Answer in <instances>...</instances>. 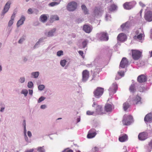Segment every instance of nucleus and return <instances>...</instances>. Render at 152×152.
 <instances>
[{
  "instance_id": "f257e3e1",
  "label": "nucleus",
  "mask_w": 152,
  "mask_h": 152,
  "mask_svg": "<svg viewBox=\"0 0 152 152\" xmlns=\"http://www.w3.org/2000/svg\"><path fill=\"white\" fill-rule=\"evenodd\" d=\"M132 120L133 117L132 115H125L123 117L122 122L123 125L128 126L130 125Z\"/></svg>"
},
{
  "instance_id": "f03ea898",
  "label": "nucleus",
  "mask_w": 152,
  "mask_h": 152,
  "mask_svg": "<svg viewBox=\"0 0 152 152\" xmlns=\"http://www.w3.org/2000/svg\"><path fill=\"white\" fill-rule=\"evenodd\" d=\"M104 92V88L97 87L94 91L93 94L96 97L99 98L102 95Z\"/></svg>"
},
{
  "instance_id": "7ed1b4c3",
  "label": "nucleus",
  "mask_w": 152,
  "mask_h": 152,
  "mask_svg": "<svg viewBox=\"0 0 152 152\" xmlns=\"http://www.w3.org/2000/svg\"><path fill=\"white\" fill-rule=\"evenodd\" d=\"M132 58L134 60H138L141 56L142 53L138 50H132Z\"/></svg>"
},
{
  "instance_id": "20e7f679",
  "label": "nucleus",
  "mask_w": 152,
  "mask_h": 152,
  "mask_svg": "<svg viewBox=\"0 0 152 152\" xmlns=\"http://www.w3.org/2000/svg\"><path fill=\"white\" fill-rule=\"evenodd\" d=\"M77 4L75 2H71L68 3L66 8L67 10L69 11H73L77 8Z\"/></svg>"
},
{
  "instance_id": "39448f33",
  "label": "nucleus",
  "mask_w": 152,
  "mask_h": 152,
  "mask_svg": "<svg viewBox=\"0 0 152 152\" xmlns=\"http://www.w3.org/2000/svg\"><path fill=\"white\" fill-rule=\"evenodd\" d=\"M11 4V3L10 1H8L5 4L1 15V17L2 18H3L5 14L8 11L10 7Z\"/></svg>"
},
{
  "instance_id": "423d86ee",
  "label": "nucleus",
  "mask_w": 152,
  "mask_h": 152,
  "mask_svg": "<svg viewBox=\"0 0 152 152\" xmlns=\"http://www.w3.org/2000/svg\"><path fill=\"white\" fill-rule=\"evenodd\" d=\"M136 4L135 1L129 2H126L123 4L124 8L126 10H130Z\"/></svg>"
},
{
  "instance_id": "0eeeda50",
  "label": "nucleus",
  "mask_w": 152,
  "mask_h": 152,
  "mask_svg": "<svg viewBox=\"0 0 152 152\" xmlns=\"http://www.w3.org/2000/svg\"><path fill=\"white\" fill-rule=\"evenodd\" d=\"M129 61L127 59L124 57L122 59L119 66V67L122 68H125L129 65Z\"/></svg>"
},
{
  "instance_id": "6e6552de",
  "label": "nucleus",
  "mask_w": 152,
  "mask_h": 152,
  "mask_svg": "<svg viewBox=\"0 0 152 152\" xmlns=\"http://www.w3.org/2000/svg\"><path fill=\"white\" fill-rule=\"evenodd\" d=\"M99 39L102 41H107L108 39V36L106 32H102L98 34Z\"/></svg>"
},
{
  "instance_id": "1a4fd4ad",
  "label": "nucleus",
  "mask_w": 152,
  "mask_h": 152,
  "mask_svg": "<svg viewBox=\"0 0 152 152\" xmlns=\"http://www.w3.org/2000/svg\"><path fill=\"white\" fill-rule=\"evenodd\" d=\"M148 133L146 132H143L140 133L138 135V139L141 141H143L148 137Z\"/></svg>"
},
{
  "instance_id": "9d476101",
  "label": "nucleus",
  "mask_w": 152,
  "mask_h": 152,
  "mask_svg": "<svg viewBox=\"0 0 152 152\" xmlns=\"http://www.w3.org/2000/svg\"><path fill=\"white\" fill-rule=\"evenodd\" d=\"M96 134V129H91L88 131L87 137L89 139L93 138L95 137Z\"/></svg>"
},
{
  "instance_id": "9b49d317",
  "label": "nucleus",
  "mask_w": 152,
  "mask_h": 152,
  "mask_svg": "<svg viewBox=\"0 0 152 152\" xmlns=\"http://www.w3.org/2000/svg\"><path fill=\"white\" fill-rule=\"evenodd\" d=\"M92 26L89 24H85L83 26V30L86 33H89L92 31Z\"/></svg>"
},
{
  "instance_id": "f8f14e48",
  "label": "nucleus",
  "mask_w": 152,
  "mask_h": 152,
  "mask_svg": "<svg viewBox=\"0 0 152 152\" xmlns=\"http://www.w3.org/2000/svg\"><path fill=\"white\" fill-rule=\"evenodd\" d=\"M145 18V20L148 21H152V12L150 11L146 12Z\"/></svg>"
},
{
  "instance_id": "ddd939ff",
  "label": "nucleus",
  "mask_w": 152,
  "mask_h": 152,
  "mask_svg": "<svg viewBox=\"0 0 152 152\" xmlns=\"http://www.w3.org/2000/svg\"><path fill=\"white\" fill-rule=\"evenodd\" d=\"M118 89L117 84L115 83H113L109 89L110 93L114 94L116 93Z\"/></svg>"
},
{
  "instance_id": "4468645a",
  "label": "nucleus",
  "mask_w": 152,
  "mask_h": 152,
  "mask_svg": "<svg viewBox=\"0 0 152 152\" xmlns=\"http://www.w3.org/2000/svg\"><path fill=\"white\" fill-rule=\"evenodd\" d=\"M130 26V23L129 22H127L121 25V27L122 31H125L127 30Z\"/></svg>"
},
{
  "instance_id": "2eb2a0df",
  "label": "nucleus",
  "mask_w": 152,
  "mask_h": 152,
  "mask_svg": "<svg viewBox=\"0 0 152 152\" xmlns=\"http://www.w3.org/2000/svg\"><path fill=\"white\" fill-rule=\"evenodd\" d=\"M48 18L49 16L48 15L42 14L40 16L39 20L41 22L44 23L47 21Z\"/></svg>"
},
{
  "instance_id": "dca6fc26",
  "label": "nucleus",
  "mask_w": 152,
  "mask_h": 152,
  "mask_svg": "<svg viewBox=\"0 0 152 152\" xmlns=\"http://www.w3.org/2000/svg\"><path fill=\"white\" fill-rule=\"evenodd\" d=\"M92 107H96V111L98 114H100L102 113V107L101 106L98 105L95 102H94L92 105Z\"/></svg>"
},
{
  "instance_id": "f3484780",
  "label": "nucleus",
  "mask_w": 152,
  "mask_h": 152,
  "mask_svg": "<svg viewBox=\"0 0 152 152\" xmlns=\"http://www.w3.org/2000/svg\"><path fill=\"white\" fill-rule=\"evenodd\" d=\"M128 139V136L127 134H124L121 135L119 137L118 140L120 142H123L127 140Z\"/></svg>"
},
{
  "instance_id": "a211bd4d",
  "label": "nucleus",
  "mask_w": 152,
  "mask_h": 152,
  "mask_svg": "<svg viewBox=\"0 0 152 152\" xmlns=\"http://www.w3.org/2000/svg\"><path fill=\"white\" fill-rule=\"evenodd\" d=\"M126 39V35L123 33L120 34L117 37L118 40L121 42L125 41Z\"/></svg>"
},
{
  "instance_id": "6ab92c4d",
  "label": "nucleus",
  "mask_w": 152,
  "mask_h": 152,
  "mask_svg": "<svg viewBox=\"0 0 152 152\" xmlns=\"http://www.w3.org/2000/svg\"><path fill=\"white\" fill-rule=\"evenodd\" d=\"M56 31V28H54L48 32H46L45 33V35L48 37H53L54 36V34Z\"/></svg>"
},
{
  "instance_id": "aec40b11",
  "label": "nucleus",
  "mask_w": 152,
  "mask_h": 152,
  "mask_svg": "<svg viewBox=\"0 0 152 152\" xmlns=\"http://www.w3.org/2000/svg\"><path fill=\"white\" fill-rule=\"evenodd\" d=\"M26 19V18L24 15H22L20 19L18 21L17 23V26L19 27L20 26L23 25Z\"/></svg>"
},
{
  "instance_id": "412c9836",
  "label": "nucleus",
  "mask_w": 152,
  "mask_h": 152,
  "mask_svg": "<svg viewBox=\"0 0 152 152\" xmlns=\"http://www.w3.org/2000/svg\"><path fill=\"white\" fill-rule=\"evenodd\" d=\"M102 11L99 8L95 7L93 12V15L96 16L100 15H101Z\"/></svg>"
},
{
  "instance_id": "4be33fe9",
  "label": "nucleus",
  "mask_w": 152,
  "mask_h": 152,
  "mask_svg": "<svg viewBox=\"0 0 152 152\" xmlns=\"http://www.w3.org/2000/svg\"><path fill=\"white\" fill-rule=\"evenodd\" d=\"M141 97L137 95L134 99L132 100L131 101L132 102V104H136L139 102L141 103Z\"/></svg>"
},
{
  "instance_id": "5701e85b",
  "label": "nucleus",
  "mask_w": 152,
  "mask_h": 152,
  "mask_svg": "<svg viewBox=\"0 0 152 152\" xmlns=\"http://www.w3.org/2000/svg\"><path fill=\"white\" fill-rule=\"evenodd\" d=\"M144 121L149 122L152 121V113H150L147 114L145 117Z\"/></svg>"
},
{
  "instance_id": "b1692460",
  "label": "nucleus",
  "mask_w": 152,
  "mask_h": 152,
  "mask_svg": "<svg viewBox=\"0 0 152 152\" xmlns=\"http://www.w3.org/2000/svg\"><path fill=\"white\" fill-rule=\"evenodd\" d=\"M88 43V41L87 39L84 40L80 44V48L81 49L85 48L87 47Z\"/></svg>"
},
{
  "instance_id": "393cba45",
  "label": "nucleus",
  "mask_w": 152,
  "mask_h": 152,
  "mask_svg": "<svg viewBox=\"0 0 152 152\" xmlns=\"http://www.w3.org/2000/svg\"><path fill=\"white\" fill-rule=\"evenodd\" d=\"M138 81L140 83L145 82L147 80L146 77H138L137 78Z\"/></svg>"
},
{
  "instance_id": "a878e982",
  "label": "nucleus",
  "mask_w": 152,
  "mask_h": 152,
  "mask_svg": "<svg viewBox=\"0 0 152 152\" xmlns=\"http://www.w3.org/2000/svg\"><path fill=\"white\" fill-rule=\"evenodd\" d=\"M45 39L44 38L40 39L34 45V49L38 48L39 46L40 43L42 42Z\"/></svg>"
},
{
  "instance_id": "bb28decb",
  "label": "nucleus",
  "mask_w": 152,
  "mask_h": 152,
  "mask_svg": "<svg viewBox=\"0 0 152 152\" xmlns=\"http://www.w3.org/2000/svg\"><path fill=\"white\" fill-rule=\"evenodd\" d=\"M81 7L83 12L85 14H89L88 10L85 5L83 4L82 5Z\"/></svg>"
},
{
  "instance_id": "cd10ccee",
  "label": "nucleus",
  "mask_w": 152,
  "mask_h": 152,
  "mask_svg": "<svg viewBox=\"0 0 152 152\" xmlns=\"http://www.w3.org/2000/svg\"><path fill=\"white\" fill-rule=\"evenodd\" d=\"M105 110L107 112L111 111L112 110V105L110 104H106L105 106Z\"/></svg>"
},
{
  "instance_id": "c85d7f7f",
  "label": "nucleus",
  "mask_w": 152,
  "mask_h": 152,
  "mask_svg": "<svg viewBox=\"0 0 152 152\" xmlns=\"http://www.w3.org/2000/svg\"><path fill=\"white\" fill-rule=\"evenodd\" d=\"M129 90L131 92L134 93L136 91L135 86L134 84H132L130 86Z\"/></svg>"
},
{
  "instance_id": "c756f323",
  "label": "nucleus",
  "mask_w": 152,
  "mask_h": 152,
  "mask_svg": "<svg viewBox=\"0 0 152 152\" xmlns=\"http://www.w3.org/2000/svg\"><path fill=\"white\" fill-rule=\"evenodd\" d=\"M117 6L115 4H113L110 5L108 7V10L110 11H114L116 8Z\"/></svg>"
},
{
  "instance_id": "7c9ffc66",
  "label": "nucleus",
  "mask_w": 152,
  "mask_h": 152,
  "mask_svg": "<svg viewBox=\"0 0 152 152\" xmlns=\"http://www.w3.org/2000/svg\"><path fill=\"white\" fill-rule=\"evenodd\" d=\"M144 36V33H140L139 35L137 36H135L134 37V38L135 39H137L139 40H141L142 37Z\"/></svg>"
},
{
  "instance_id": "2f4dec72",
  "label": "nucleus",
  "mask_w": 152,
  "mask_h": 152,
  "mask_svg": "<svg viewBox=\"0 0 152 152\" xmlns=\"http://www.w3.org/2000/svg\"><path fill=\"white\" fill-rule=\"evenodd\" d=\"M61 1H59L58 2H51L49 4V6L51 7H53L59 4L60 3Z\"/></svg>"
},
{
  "instance_id": "473e14b6",
  "label": "nucleus",
  "mask_w": 152,
  "mask_h": 152,
  "mask_svg": "<svg viewBox=\"0 0 152 152\" xmlns=\"http://www.w3.org/2000/svg\"><path fill=\"white\" fill-rule=\"evenodd\" d=\"M67 62L66 61L65 59H63L61 60L60 61V64L62 67L64 66Z\"/></svg>"
},
{
  "instance_id": "72a5a7b5",
  "label": "nucleus",
  "mask_w": 152,
  "mask_h": 152,
  "mask_svg": "<svg viewBox=\"0 0 152 152\" xmlns=\"http://www.w3.org/2000/svg\"><path fill=\"white\" fill-rule=\"evenodd\" d=\"M123 108L124 110H126L129 107V105L128 102H125L123 104Z\"/></svg>"
},
{
  "instance_id": "f704fd0d",
  "label": "nucleus",
  "mask_w": 152,
  "mask_h": 152,
  "mask_svg": "<svg viewBox=\"0 0 152 152\" xmlns=\"http://www.w3.org/2000/svg\"><path fill=\"white\" fill-rule=\"evenodd\" d=\"M14 19L11 18L9 20L8 24V26L9 27H10L14 23Z\"/></svg>"
},
{
  "instance_id": "c9c22d12",
  "label": "nucleus",
  "mask_w": 152,
  "mask_h": 152,
  "mask_svg": "<svg viewBox=\"0 0 152 152\" xmlns=\"http://www.w3.org/2000/svg\"><path fill=\"white\" fill-rule=\"evenodd\" d=\"M143 33V32L142 30L140 28L135 31V33L136 35L135 36H137L139 35L140 33L142 34Z\"/></svg>"
},
{
  "instance_id": "e433bc0d",
  "label": "nucleus",
  "mask_w": 152,
  "mask_h": 152,
  "mask_svg": "<svg viewBox=\"0 0 152 152\" xmlns=\"http://www.w3.org/2000/svg\"><path fill=\"white\" fill-rule=\"evenodd\" d=\"M92 152H98L99 151V148L96 146L93 147L91 149Z\"/></svg>"
},
{
  "instance_id": "4c0bfd02",
  "label": "nucleus",
  "mask_w": 152,
  "mask_h": 152,
  "mask_svg": "<svg viewBox=\"0 0 152 152\" xmlns=\"http://www.w3.org/2000/svg\"><path fill=\"white\" fill-rule=\"evenodd\" d=\"M83 76H88L89 72L87 70H85L83 71L82 72Z\"/></svg>"
},
{
  "instance_id": "58836bf2",
  "label": "nucleus",
  "mask_w": 152,
  "mask_h": 152,
  "mask_svg": "<svg viewBox=\"0 0 152 152\" xmlns=\"http://www.w3.org/2000/svg\"><path fill=\"white\" fill-rule=\"evenodd\" d=\"M51 18L53 20H57L59 19L58 16L57 15L52 16Z\"/></svg>"
},
{
  "instance_id": "ea45409f",
  "label": "nucleus",
  "mask_w": 152,
  "mask_h": 152,
  "mask_svg": "<svg viewBox=\"0 0 152 152\" xmlns=\"http://www.w3.org/2000/svg\"><path fill=\"white\" fill-rule=\"evenodd\" d=\"M63 51L62 50L58 51L56 53L57 56L58 57H60L63 56L64 54Z\"/></svg>"
},
{
  "instance_id": "a19ab883",
  "label": "nucleus",
  "mask_w": 152,
  "mask_h": 152,
  "mask_svg": "<svg viewBox=\"0 0 152 152\" xmlns=\"http://www.w3.org/2000/svg\"><path fill=\"white\" fill-rule=\"evenodd\" d=\"M126 72V71L125 72L122 71V70H119L118 72V75L120 76H124L125 75V73Z\"/></svg>"
},
{
  "instance_id": "79ce46f5",
  "label": "nucleus",
  "mask_w": 152,
  "mask_h": 152,
  "mask_svg": "<svg viewBox=\"0 0 152 152\" xmlns=\"http://www.w3.org/2000/svg\"><path fill=\"white\" fill-rule=\"evenodd\" d=\"M39 74V72L38 71L32 72L31 74L32 76H38Z\"/></svg>"
},
{
  "instance_id": "37998d69",
  "label": "nucleus",
  "mask_w": 152,
  "mask_h": 152,
  "mask_svg": "<svg viewBox=\"0 0 152 152\" xmlns=\"http://www.w3.org/2000/svg\"><path fill=\"white\" fill-rule=\"evenodd\" d=\"M25 40V38L23 37H21L19 40L18 41V43L20 44H22Z\"/></svg>"
},
{
  "instance_id": "c03bdc74",
  "label": "nucleus",
  "mask_w": 152,
  "mask_h": 152,
  "mask_svg": "<svg viewBox=\"0 0 152 152\" xmlns=\"http://www.w3.org/2000/svg\"><path fill=\"white\" fill-rule=\"evenodd\" d=\"M111 17L110 15L109 14H106L105 16V20L107 21L110 20Z\"/></svg>"
},
{
  "instance_id": "a18cd8bd",
  "label": "nucleus",
  "mask_w": 152,
  "mask_h": 152,
  "mask_svg": "<svg viewBox=\"0 0 152 152\" xmlns=\"http://www.w3.org/2000/svg\"><path fill=\"white\" fill-rule=\"evenodd\" d=\"M33 86V84L32 82L31 81L28 82V88H32Z\"/></svg>"
},
{
  "instance_id": "49530a36",
  "label": "nucleus",
  "mask_w": 152,
  "mask_h": 152,
  "mask_svg": "<svg viewBox=\"0 0 152 152\" xmlns=\"http://www.w3.org/2000/svg\"><path fill=\"white\" fill-rule=\"evenodd\" d=\"M45 86L43 85H39L38 87L39 90L40 91H42L43 90Z\"/></svg>"
},
{
  "instance_id": "de8ad7c7",
  "label": "nucleus",
  "mask_w": 152,
  "mask_h": 152,
  "mask_svg": "<svg viewBox=\"0 0 152 152\" xmlns=\"http://www.w3.org/2000/svg\"><path fill=\"white\" fill-rule=\"evenodd\" d=\"M45 99V97L42 96L38 100V102L39 103L42 102V101H43Z\"/></svg>"
},
{
  "instance_id": "09e8293b",
  "label": "nucleus",
  "mask_w": 152,
  "mask_h": 152,
  "mask_svg": "<svg viewBox=\"0 0 152 152\" xmlns=\"http://www.w3.org/2000/svg\"><path fill=\"white\" fill-rule=\"evenodd\" d=\"M34 12V11L31 8H29L28 9L27 11V13L29 14H31L33 13Z\"/></svg>"
},
{
  "instance_id": "8fccbe9b",
  "label": "nucleus",
  "mask_w": 152,
  "mask_h": 152,
  "mask_svg": "<svg viewBox=\"0 0 152 152\" xmlns=\"http://www.w3.org/2000/svg\"><path fill=\"white\" fill-rule=\"evenodd\" d=\"M16 13L17 12L15 11H14L11 17V18L15 19V15Z\"/></svg>"
},
{
  "instance_id": "3c124183",
  "label": "nucleus",
  "mask_w": 152,
  "mask_h": 152,
  "mask_svg": "<svg viewBox=\"0 0 152 152\" xmlns=\"http://www.w3.org/2000/svg\"><path fill=\"white\" fill-rule=\"evenodd\" d=\"M28 93V91L26 90H23L22 91V93L25 96H27Z\"/></svg>"
},
{
  "instance_id": "603ef678",
  "label": "nucleus",
  "mask_w": 152,
  "mask_h": 152,
  "mask_svg": "<svg viewBox=\"0 0 152 152\" xmlns=\"http://www.w3.org/2000/svg\"><path fill=\"white\" fill-rule=\"evenodd\" d=\"M94 112H92L90 110H88L86 112V114L88 115H92L94 114Z\"/></svg>"
},
{
  "instance_id": "864d4df0",
  "label": "nucleus",
  "mask_w": 152,
  "mask_h": 152,
  "mask_svg": "<svg viewBox=\"0 0 152 152\" xmlns=\"http://www.w3.org/2000/svg\"><path fill=\"white\" fill-rule=\"evenodd\" d=\"M38 150L39 152H44V151L43 148L41 147H39L38 148Z\"/></svg>"
},
{
  "instance_id": "5fc2aeb1",
  "label": "nucleus",
  "mask_w": 152,
  "mask_h": 152,
  "mask_svg": "<svg viewBox=\"0 0 152 152\" xmlns=\"http://www.w3.org/2000/svg\"><path fill=\"white\" fill-rule=\"evenodd\" d=\"M88 79V77H83L82 80L83 81H85Z\"/></svg>"
},
{
  "instance_id": "6e6d98bb",
  "label": "nucleus",
  "mask_w": 152,
  "mask_h": 152,
  "mask_svg": "<svg viewBox=\"0 0 152 152\" xmlns=\"http://www.w3.org/2000/svg\"><path fill=\"white\" fill-rule=\"evenodd\" d=\"M83 20V19L79 18L77 20V22L78 23L82 22Z\"/></svg>"
},
{
  "instance_id": "4d7b16f0",
  "label": "nucleus",
  "mask_w": 152,
  "mask_h": 152,
  "mask_svg": "<svg viewBox=\"0 0 152 152\" xmlns=\"http://www.w3.org/2000/svg\"><path fill=\"white\" fill-rule=\"evenodd\" d=\"M25 79L24 77L20 78V81L21 83H23L25 81Z\"/></svg>"
},
{
  "instance_id": "13d9d810",
  "label": "nucleus",
  "mask_w": 152,
  "mask_h": 152,
  "mask_svg": "<svg viewBox=\"0 0 152 152\" xmlns=\"http://www.w3.org/2000/svg\"><path fill=\"white\" fill-rule=\"evenodd\" d=\"M79 53L80 55L82 56H83V51L82 50H80L78 52Z\"/></svg>"
},
{
  "instance_id": "bf43d9fd",
  "label": "nucleus",
  "mask_w": 152,
  "mask_h": 152,
  "mask_svg": "<svg viewBox=\"0 0 152 152\" xmlns=\"http://www.w3.org/2000/svg\"><path fill=\"white\" fill-rule=\"evenodd\" d=\"M148 145L151 149H152V140L149 143Z\"/></svg>"
},
{
  "instance_id": "052dcab7",
  "label": "nucleus",
  "mask_w": 152,
  "mask_h": 152,
  "mask_svg": "<svg viewBox=\"0 0 152 152\" xmlns=\"http://www.w3.org/2000/svg\"><path fill=\"white\" fill-rule=\"evenodd\" d=\"M34 151V149H31L29 150H27L25 151V152H33Z\"/></svg>"
},
{
  "instance_id": "680f3d73",
  "label": "nucleus",
  "mask_w": 152,
  "mask_h": 152,
  "mask_svg": "<svg viewBox=\"0 0 152 152\" xmlns=\"http://www.w3.org/2000/svg\"><path fill=\"white\" fill-rule=\"evenodd\" d=\"M62 152H73L72 150H65L64 151Z\"/></svg>"
},
{
  "instance_id": "e2e57ef3",
  "label": "nucleus",
  "mask_w": 152,
  "mask_h": 152,
  "mask_svg": "<svg viewBox=\"0 0 152 152\" xmlns=\"http://www.w3.org/2000/svg\"><path fill=\"white\" fill-rule=\"evenodd\" d=\"M46 107V106L45 104L42 105L41 106L40 108L42 109H44Z\"/></svg>"
},
{
  "instance_id": "0e129e2a",
  "label": "nucleus",
  "mask_w": 152,
  "mask_h": 152,
  "mask_svg": "<svg viewBox=\"0 0 152 152\" xmlns=\"http://www.w3.org/2000/svg\"><path fill=\"white\" fill-rule=\"evenodd\" d=\"M27 134L28 137H30L31 136V133L30 131H28L27 132Z\"/></svg>"
},
{
  "instance_id": "69168bd1",
  "label": "nucleus",
  "mask_w": 152,
  "mask_h": 152,
  "mask_svg": "<svg viewBox=\"0 0 152 152\" xmlns=\"http://www.w3.org/2000/svg\"><path fill=\"white\" fill-rule=\"evenodd\" d=\"M33 90H32L29 89V94L31 95H32L33 94Z\"/></svg>"
},
{
  "instance_id": "338daca9",
  "label": "nucleus",
  "mask_w": 152,
  "mask_h": 152,
  "mask_svg": "<svg viewBox=\"0 0 152 152\" xmlns=\"http://www.w3.org/2000/svg\"><path fill=\"white\" fill-rule=\"evenodd\" d=\"M139 4L142 7H144L145 6V4H144L142 2H139Z\"/></svg>"
},
{
  "instance_id": "774afa93",
  "label": "nucleus",
  "mask_w": 152,
  "mask_h": 152,
  "mask_svg": "<svg viewBox=\"0 0 152 152\" xmlns=\"http://www.w3.org/2000/svg\"><path fill=\"white\" fill-rule=\"evenodd\" d=\"M27 60L28 59L26 57H24L23 58V60L24 62H26L27 61Z\"/></svg>"
}]
</instances>
